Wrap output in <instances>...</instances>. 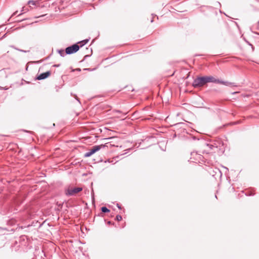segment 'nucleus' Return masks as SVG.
<instances>
[{"label":"nucleus","mask_w":259,"mask_h":259,"mask_svg":"<svg viewBox=\"0 0 259 259\" xmlns=\"http://www.w3.org/2000/svg\"><path fill=\"white\" fill-rule=\"evenodd\" d=\"M122 220V217L120 215H117L116 217V220L120 221Z\"/></svg>","instance_id":"obj_14"},{"label":"nucleus","mask_w":259,"mask_h":259,"mask_svg":"<svg viewBox=\"0 0 259 259\" xmlns=\"http://www.w3.org/2000/svg\"><path fill=\"white\" fill-rule=\"evenodd\" d=\"M206 81L207 82H213L219 83L220 82V80L215 78L214 77L212 76H206Z\"/></svg>","instance_id":"obj_7"},{"label":"nucleus","mask_w":259,"mask_h":259,"mask_svg":"<svg viewBox=\"0 0 259 259\" xmlns=\"http://www.w3.org/2000/svg\"><path fill=\"white\" fill-rule=\"evenodd\" d=\"M105 147V145H95L92 147L91 149H90L87 152L84 154V156L85 157H88L92 155L93 154L96 153V152L100 150L102 148H104Z\"/></svg>","instance_id":"obj_2"},{"label":"nucleus","mask_w":259,"mask_h":259,"mask_svg":"<svg viewBox=\"0 0 259 259\" xmlns=\"http://www.w3.org/2000/svg\"><path fill=\"white\" fill-rule=\"evenodd\" d=\"M82 188L81 187L71 188L68 187L65 190V194L67 196H73L76 193L81 191Z\"/></svg>","instance_id":"obj_1"},{"label":"nucleus","mask_w":259,"mask_h":259,"mask_svg":"<svg viewBox=\"0 0 259 259\" xmlns=\"http://www.w3.org/2000/svg\"><path fill=\"white\" fill-rule=\"evenodd\" d=\"M206 147L208 148L207 153H209V150H212L214 148H217V147L214 146L213 145L207 144L205 145Z\"/></svg>","instance_id":"obj_10"},{"label":"nucleus","mask_w":259,"mask_h":259,"mask_svg":"<svg viewBox=\"0 0 259 259\" xmlns=\"http://www.w3.org/2000/svg\"><path fill=\"white\" fill-rule=\"evenodd\" d=\"M115 112H120L119 111H118V110H116Z\"/></svg>","instance_id":"obj_17"},{"label":"nucleus","mask_w":259,"mask_h":259,"mask_svg":"<svg viewBox=\"0 0 259 259\" xmlns=\"http://www.w3.org/2000/svg\"><path fill=\"white\" fill-rule=\"evenodd\" d=\"M101 210L103 212H104V213L108 212L110 211V210L105 206L102 207L101 208Z\"/></svg>","instance_id":"obj_12"},{"label":"nucleus","mask_w":259,"mask_h":259,"mask_svg":"<svg viewBox=\"0 0 259 259\" xmlns=\"http://www.w3.org/2000/svg\"><path fill=\"white\" fill-rule=\"evenodd\" d=\"M117 206L119 209H121V206L118 203L117 204Z\"/></svg>","instance_id":"obj_15"},{"label":"nucleus","mask_w":259,"mask_h":259,"mask_svg":"<svg viewBox=\"0 0 259 259\" xmlns=\"http://www.w3.org/2000/svg\"><path fill=\"white\" fill-rule=\"evenodd\" d=\"M40 1L39 0L38 1H33L30 0L28 2V4L29 5L30 7H31V5L34 6L35 8H37L40 7Z\"/></svg>","instance_id":"obj_6"},{"label":"nucleus","mask_w":259,"mask_h":259,"mask_svg":"<svg viewBox=\"0 0 259 259\" xmlns=\"http://www.w3.org/2000/svg\"><path fill=\"white\" fill-rule=\"evenodd\" d=\"M50 75H51V72L50 71H47L44 73L40 74L39 75H38L37 76L36 78L38 80L44 79L47 78L48 77H49Z\"/></svg>","instance_id":"obj_5"},{"label":"nucleus","mask_w":259,"mask_h":259,"mask_svg":"<svg viewBox=\"0 0 259 259\" xmlns=\"http://www.w3.org/2000/svg\"><path fill=\"white\" fill-rule=\"evenodd\" d=\"M89 41V39H84V40H81L80 41H79L78 42V44H80V46H79V48L80 47H82V46L85 45L86 44H87L88 42Z\"/></svg>","instance_id":"obj_9"},{"label":"nucleus","mask_w":259,"mask_h":259,"mask_svg":"<svg viewBox=\"0 0 259 259\" xmlns=\"http://www.w3.org/2000/svg\"><path fill=\"white\" fill-rule=\"evenodd\" d=\"M219 83L227 85V86H231V87H236L237 86V85L235 84L234 83L230 82L228 81H222L220 80V82H219Z\"/></svg>","instance_id":"obj_8"},{"label":"nucleus","mask_w":259,"mask_h":259,"mask_svg":"<svg viewBox=\"0 0 259 259\" xmlns=\"http://www.w3.org/2000/svg\"><path fill=\"white\" fill-rule=\"evenodd\" d=\"M17 12L14 13L12 16L15 15L16 14Z\"/></svg>","instance_id":"obj_16"},{"label":"nucleus","mask_w":259,"mask_h":259,"mask_svg":"<svg viewBox=\"0 0 259 259\" xmlns=\"http://www.w3.org/2000/svg\"><path fill=\"white\" fill-rule=\"evenodd\" d=\"M79 49V46L77 44H74L72 46L66 48L65 53L67 55H70L77 52Z\"/></svg>","instance_id":"obj_4"},{"label":"nucleus","mask_w":259,"mask_h":259,"mask_svg":"<svg viewBox=\"0 0 259 259\" xmlns=\"http://www.w3.org/2000/svg\"><path fill=\"white\" fill-rule=\"evenodd\" d=\"M11 47L15 50H16L19 52H24V53H26L27 52H29L28 51H25V50H21V49H18V48H17L16 47H15V46H11Z\"/></svg>","instance_id":"obj_11"},{"label":"nucleus","mask_w":259,"mask_h":259,"mask_svg":"<svg viewBox=\"0 0 259 259\" xmlns=\"http://www.w3.org/2000/svg\"><path fill=\"white\" fill-rule=\"evenodd\" d=\"M207 83L206 76L199 77L196 78L193 83L194 87H202Z\"/></svg>","instance_id":"obj_3"},{"label":"nucleus","mask_w":259,"mask_h":259,"mask_svg":"<svg viewBox=\"0 0 259 259\" xmlns=\"http://www.w3.org/2000/svg\"><path fill=\"white\" fill-rule=\"evenodd\" d=\"M58 53L62 57H64L65 56V54H66L64 50H59Z\"/></svg>","instance_id":"obj_13"}]
</instances>
